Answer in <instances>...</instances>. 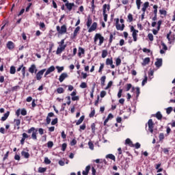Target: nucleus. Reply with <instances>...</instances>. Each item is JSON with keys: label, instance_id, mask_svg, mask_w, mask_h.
<instances>
[{"label": "nucleus", "instance_id": "1", "mask_svg": "<svg viewBox=\"0 0 175 175\" xmlns=\"http://www.w3.org/2000/svg\"><path fill=\"white\" fill-rule=\"evenodd\" d=\"M56 29L60 35H64V33H66V25H64L61 27L59 26L56 27Z\"/></svg>", "mask_w": 175, "mask_h": 175}, {"label": "nucleus", "instance_id": "2", "mask_svg": "<svg viewBox=\"0 0 175 175\" xmlns=\"http://www.w3.org/2000/svg\"><path fill=\"white\" fill-rule=\"evenodd\" d=\"M98 39L100 40L99 46H101L102 43H103V40H105V38H103V36H102L100 34L96 33L94 37V43H96Z\"/></svg>", "mask_w": 175, "mask_h": 175}, {"label": "nucleus", "instance_id": "3", "mask_svg": "<svg viewBox=\"0 0 175 175\" xmlns=\"http://www.w3.org/2000/svg\"><path fill=\"white\" fill-rule=\"evenodd\" d=\"M148 131L152 133L154 132V122H152V119H150L148 122Z\"/></svg>", "mask_w": 175, "mask_h": 175}, {"label": "nucleus", "instance_id": "4", "mask_svg": "<svg viewBox=\"0 0 175 175\" xmlns=\"http://www.w3.org/2000/svg\"><path fill=\"white\" fill-rule=\"evenodd\" d=\"M46 72V69H42L40 70L37 75H36V79L37 80H40L42 79V76H43V74Z\"/></svg>", "mask_w": 175, "mask_h": 175}, {"label": "nucleus", "instance_id": "5", "mask_svg": "<svg viewBox=\"0 0 175 175\" xmlns=\"http://www.w3.org/2000/svg\"><path fill=\"white\" fill-rule=\"evenodd\" d=\"M107 8V5L105 4L103 7V14L104 16V21H107V14H106V9Z\"/></svg>", "mask_w": 175, "mask_h": 175}, {"label": "nucleus", "instance_id": "6", "mask_svg": "<svg viewBox=\"0 0 175 175\" xmlns=\"http://www.w3.org/2000/svg\"><path fill=\"white\" fill-rule=\"evenodd\" d=\"M54 70H55V67H54V66H51L47 69L46 72H45L44 77H46L48 75H50L51 72H54Z\"/></svg>", "mask_w": 175, "mask_h": 175}, {"label": "nucleus", "instance_id": "7", "mask_svg": "<svg viewBox=\"0 0 175 175\" xmlns=\"http://www.w3.org/2000/svg\"><path fill=\"white\" fill-rule=\"evenodd\" d=\"M65 49H66V45H64V46H60L57 48V51H56V54H61V53H62L64 51V50H65Z\"/></svg>", "mask_w": 175, "mask_h": 175}, {"label": "nucleus", "instance_id": "8", "mask_svg": "<svg viewBox=\"0 0 175 175\" xmlns=\"http://www.w3.org/2000/svg\"><path fill=\"white\" fill-rule=\"evenodd\" d=\"M65 6L67 8L68 10L70 12L73 6H75V3H69V1H67L65 4Z\"/></svg>", "mask_w": 175, "mask_h": 175}, {"label": "nucleus", "instance_id": "9", "mask_svg": "<svg viewBox=\"0 0 175 175\" xmlns=\"http://www.w3.org/2000/svg\"><path fill=\"white\" fill-rule=\"evenodd\" d=\"M106 65H110L111 68H112V69H114V68H116V66L113 64V59L112 58H107L106 59Z\"/></svg>", "mask_w": 175, "mask_h": 175}, {"label": "nucleus", "instance_id": "10", "mask_svg": "<svg viewBox=\"0 0 175 175\" xmlns=\"http://www.w3.org/2000/svg\"><path fill=\"white\" fill-rule=\"evenodd\" d=\"M66 77H68V73H66V72L62 73L59 76V81H60V83H62V81H64V80H65L66 79Z\"/></svg>", "mask_w": 175, "mask_h": 175}, {"label": "nucleus", "instance_id": "11", "mask_svg": "<svg viewBox=\"0 0 175 175\" xmlns=\"http://www.w3.org/2000/svg\"><path fill=\"white\" fill-rule=\"evenodd\" d=\"M97 26L98 24L96 23V22L93 23L92 26L89 28L88 32H92V31H95V29H96Z\"/></svg>", "mask_w": 175, "mask_h": 175}, {"label": "nucleus", "instance_id": "12", "mask_svg": "<svg viewBox=\"0 0 175 175\" xmlns=\"http://www.w3.org/2000/svg\"><path fill=\"white\" fill-rule=\"evenodd\" d=\"M50 117H54V113L50 112L48 113V116L46 117V124L49 125L51 122V118Z\"/></svg>", "mask_w": 175, "mask_h": 175}, {"label": "nucleus", "instance_id": "13", "mask_svg": "<svg viewBox=\"0 0 175 175\" xmlns=\"http://www.w3.org/2000/svg\"><path fill=\"white\" fill-rule=\"evenodd\" d=\"M7 47L9 50H13L14 49V44L12 41H9L7 44Z\"/></svg>", "mask_w": 175, "mask_h": 175}, {"label": "nucleus", "instance_id": "14", "mask_svg": "<svg viewBox=\"0 0 175 175\" xmlns=\"http://www.w3.org/2000/svg\"><path fill=\"white\" fill-rule=\"evenodd\" d=\"M139 32L138 30H135L134 31H133V38L134 42H136L137 40V33Z\"/></svg>", "mask_w": 175, "mask_h": 175}, {"label": "nucleus", "instance_id": "15", "mask_svg": "<svg viewBox=\"0 0 175 175\" xmlns=\"http://www.w3.org/2000/svg\"><path fill=\"white\" fill-rule=\"evenodd\" d=\"M155 66L157 68H161V66H162V59H157V62H155Z\"/></svg>", "mask_w": 175, "mask_h": 175}, {"label": "nucleus", "instance_id": "16", "mask_svg": "<svg viewBox=\"0 0 175 175\" xmlns=\"http://www.w3.org/2000/svg\"><path fill=\"white\" fill-rule=\"evenodd\" d=\"M105 158L111 159L112 161H114V162H116V156H114V154H107Z\"/></svg>", "mask_w": 175, "mask_h": 175}, {"label": "nucleus", "instance_id": "17", "mask_svg": "<svg viewBox=\"0 0 175 175\" xmlns=\"http://www.w3.org/2000/svg\"><path fill=\"white\" fill-rule=\"evenodd\" d=\"M124 28H125V25L124 24H122V26L118 23L116 25V29L118 31H124Z\"/></svg>", "mask_w": 175, "mask_h": 175}, {"label": "nucleus", "instance_id": "18", "mask_svg": "<svg viewBox=\"0 0 175 175\" xmlns=\"http://www.w3.org/2000/svg\"><path fill=\"white\" fill-rule=\"evenodd\" d=\"M35 70L36 72V66H35V64H32L31 66V67L29 68V72L30 73H33V72H35Z\"/></svg>", "mask_w": 175, "mask_h": 175}, {"label": "nucleus", "instance_id": "19", "mask_svg": "<svg viewBox=\"0 0 175 175\" xmlns=\"http://www.w3.org/2000/svg\"><path fill=\"white\" fill-rule=\"evenodd\" d=\"M90 169H91V166L88 165L85 167V171H83L82 174H83V175H88V173L90 172Z\"/></svg>", "mask_w": 175, "mask_h": 175}, {"label": "nucleus", "instance_id": "20", "mask_svg": "<svg viewBox=\"0 0 175 175\" xmlns=\"http://www.w3.org/2000/svg\"><path fill=\"white\" fill-rule=\"evenodd\" d=\"M10 114V111H7L4 116L1 118V121H6L8 120V117H9V115Z\"/></svg>", "mask_w": 175, "mask_h": 175}, {"label": "nucleus", "instance_id": "21", "mask_svg": "<svg viewBox=\"0 0 175 175\" xmlns=\"http://www.w3.org/2000/svg\"><path fill=\"white\" fill-rule=\"evenodd\" d=\"M148 6H150V3L145 2L144 3L143 8H142V12H146V10H147V8H148Z\"/></svg>", "mask_w": 175, "mask_h": 175}, {"label": "nucleus", "instance_id": "22", "mask_svg": "<svg viewBox=\"0 0 175 175\" xmlns=\"http://www.w3.org/2000/svg\"><path fill=\"white\" fill-rule=\"evenodd\" d=\"M91 24H92V19L89 17L88 18V21L86 23L88 28H90V27H91Z\"/></svg>", "mask_w": 175, "mask_h": 175}, {"label": "nucleus", "instance_id": "23", "mask_svg": "<svg viewBox=\"0 0 175 175\" xmlns=\"http://www.w3.org/2000/svg\"><path fill=\"white\" fill-rule=\"evenodd\" d=\"M150 62V57H146L144 59V62L142 63L143 66H145V65H147Z\"/></svg>", "mask_w": 175, "mask_h": 175}, {"label": "nucleus", "instance_id": "24", "mask_svg": "<svg viewBox=\"0 0 175 175\" xmlns=\"http://www.w3.org/2000/svg\"><path fill=\"white\" fill-rule=\"evenodd\" d=\"M21 155H23L24 158H29V153H28V152L22 151Z\"/></svg>", "mask_w": 175, "mask_h": 175}, {"label": "nucleus", "instance_id": "25", "mask_svg": "<svg viewBox=\"0 0 175 175\" xmlns=\"http://www.w3.org/2000/svg\"><path fill=\"white\" fill-rule=\"evenodd\" d=\"M84 53H85L84 49H83L81 47H79V53H78L79 57H81V54H84Z\"/></svg>", "mask_w": 175, "mask_h": 175}, {"label": "nucleus", "instance_id": "26", "mask_svg": "<svg viewBox=\"0 0 175 175\" xmlns=\"http://www.w3.org/2000/svg\"><path fill=\"white\" fill-rule=\"evenodd\" d=\"M96 85V84H95V83H93V86L92 88V92L90 93V96L91 98H94V92L95 91V86Z\"/></svg>", "mask_w": 175, "mask_h": 175}, {"label": "nucleus", "instance_id": "27", "mask_svg": "<svg viewBox=\"0 0 175 175\" xmlns=\"http://www.w3.org/2000/svg\"><path fill=\"white\" fill-rule=\"evenodd\" d=\"M83 121H84V116L80 117L79 120L77 122L76 125H80Z\"/></svg>", "mask_w": 175, "mask_h": 175}, {"label": "nucleus", "instance_id": "28", "mask_svg": "<svg viewBox=\"0 0 175 175\" xmlns=\"http://www.w3.org/2000/svg\"><path fill=\"white\" fill-rule=\"evenodd\" d=\"M10 73L11 75H14V73H16V67H14V66H12L10 67Z\"/></svg>", "mask_w": 175, "mask_h": 175}, {"label": "nucleus", "instance_id": "29", "mask_svg": "<svg viewBox=\"0 0 175 175\" xmlns=\"http://www.w3.org/2000/svg\"><path fill=\"white\" fill-rule=\"evenodd\" d=\"M79 31H80V27H76L75 30L74 31V33H73V36L74 38H76V36H77V32H79Z\"/></svg>", "mask_w": 175, "mask_h": 175}, {"label": "nucleus", "instance_id": "30", "mask_svg": "<svg viewBox=\"0 0 175 175\" xmlns=\"http://www.w3.org/2000/svg\"><path fill=\"white\" fill-rule=\"evenodd\" d=\"M36 132H38V131H33L32 133L31 137L33 140H36L38 139V137H36V135H38V133Z\"/></svg>", "mask_w": 175, "mask_h": 175}, {"label": "nucleus", "instance_id": "31", "mask_svg": "<svg viewBox=\"0 0 175 175\" xmlns=\"http://www.w3.org/2000/svg\"><path fill=\"white\" fill-rule=\"evenodd\" d=\"M156 118H157V120H162V113H161V112L158 111L156 113Z\"/></svg>", "mask_w": 175, "mask_h": 175}, {"label": "nucleus", "instance_id": "32", "mask_svg": "<svg viewBox=\"0 0 175 175\" xmlns=\"http://www.w3.org/2000/svg\"><path fill=\"white\" fill-rule=\"evenodd\" d=\"M126 144H129L131 147H133V144L132 143V141L129 138H127L126 139Z\"/></svg>", "mask_w": 175, "mask_h": 175}, {"label": "nucleus", "instance_id": "33", "mask_svg": "<svg viewBox=\"0 0 175 175\" xmlns=\"http://www.w3.org/2000/svg\"><path fill=\"white\" fill-rule=\"evenodd\" d=\"M101 85H105V81H106V76H103L100 78Z\"/></svg>", "mask_w": 175, "mask_h": 175}, {"label": "nucleus", "instance_id": "34", "mask_svg": "<svg viewBox=\"0 0 175 175\" xmlns=\"http://www.w3.org/2000/svg\"><path fill=\"white\" fill-rule=\"evenodd\" d=\"M128 20L129 23H132L133 21V16L131 14L128 15Z\"/></svg>", "mask_w": 175, "mask_h": 175}, {"label": "nucleus", "instance_id": "35", "mask_svg": "<svg viewBox=\"0 0 175 175\" xmlns=\"http://www.w3.org/2000/svg\"><path fill=\"white\" fill-rule=\"evenodd\" d=\"M173 111V108L172 107H170L166 109V113L167 114H170Z\"/></svg>", "mask_w": 175, "mask_h": 175}, {"label": "nucleus", "instance_id": "36", "mask_svg": "<svg viewBox=\"0 0 175 175\" xmlns=\"http://www.w3.org/2000/svg\"><path fill=\"white\" fill-rule=\"evenodd\" d=\"M14 122L16 126H20V124H21V121L20 120V119L14 120Z\"/></svg>", "mask_w": 175, "mask_h": 175}, {"label": "nucleus", "instance_id": "37", "mask_svg": "<svg viewBox=\"0 0 175 175\" xmlns=\"http://www.w3.org/2000/svg\"><path fill=\"white\" fill-rule=\"evenodd\" d=\"M57 94H64V88H59L57 89Z\"/></svg>", "mask_w": 175, "mask_h": 175}, {"label": "nucleus", "instance_id": "38", "mask_svg": "<svg viewBox=\"0 0 175 175\" xmlns=\"http://www.w3.org/2000/svg\"><path fill=\"white\" fill-rule=\"evenodd\" d=\"M107 57V51H103L102 52V57L103 58H106Z\"/></svg>", "mask_w": 175, "mask_h": 175}, {"label": "nucleus", "instance_id": "39", "mask_svg": "<svg viewBox=\"0 0 175 175\" xmlns=\"http://www.w3.org/2000/svg\"><path fill=\"white\" fill-rule=\"evenodd\" d=\"M53 146H54V144L53 143V142H51V141L48 142L47 147L49 148H51L53 147Z\"/></svg>", "mask_w": 175, "mask_h": 175}, {"label": "nucleus", "instance_id": "40", "mask_svg": "<svg viewBox=\"0 0 175 175\" xmlns=\"http://www.w3.org/2000/svg\"><path fill=\"white\" fill-rule=\"evenodd\" d=\"M21 114L22 116H27V109H25V108L22 109Z\"/></svg>", "mask_w": 175, "mask_h": 175}, {"label": "nucleus", "instance_id": "41", "mask_svg": "<svg viewBox=\"0 0 175 175\" xmlns=\"http://www.w3.org/2000/svg\"><path fill=\"white\" fill-rule=\"evenodd\" d=\"M116 66H120V65H121V59L117 58L116 60Z\"/></svg>", "mask_w": 175, "mask_h": 175}, {"label": "nucleus", "instance_id": "42", "mask_svg": "<svg viewBox=\"0 0 175 175\" xmlns=\"http://www.w3.org/2000/svg\"><path fill=\"white\" fill-rule=\"evenodd\" d=\"M44 163H45L46 165H50V163H51V161H50V159H49V158L45 157V158H44Z\"/></svg>", "mask_w": 175, "mask_h": 175}, {"label": "nucleus", "instance_id": "43", "mask_svg": "<svg viewBox=\"0 0 175 175\" xmlns=\"http://www.w3.org/2000/svg\"><path fill=\"white\" fill-rule=\"evenodd\" d=\"M148 37L149 40H150V42H152V40H154V36L152 35V33H149L148 35Z\"/></svg>", "mask_w": 175, "mask_h": 175}, {"label": "nucleus", "instance_id": "44", "mask_svg": "<svg viewBox=\"0 0 175 175\" xmlns=\"http://www.w3.org/2000/svg\"><path fill=\"white\" fill-rule=\"evenodd\" d=\"M153 8L154 9V15L157 16V13H158V5H154L153 6Z\"/></svg>", "mask_w": 175, "mask_h": 175}, {"label": "nucleus", "instance_id": "45", "mask_svg": "<svg viewBox=\"0 0 175 175\" xmlns=\"http://www.w3.org/2000/svg\"><path fill=\"white\" fill-rule=\"evenodd\" d=\"M148 79V78L147 77V75H145L144 79L142 81V85H144L146 84V83H147Z\"/></svg>", "mask_w": 175, "mask_h": 175}, {"label": "nucleus", "instance_id": "46", "mask_svg": "<svg viewBox=\"0 0 175 175\" xmlns=\"http://www.w3.org/2000/svg\"><path fill=\"white\" fill-rule=\"evenodd\" d=\"M46 169L44 167H39L38 172L39 173H44L46 172Z\"/></svg>", "mask_w": 175, "mask_h": 175}, {"label": "nucleus", "instance_id": "47", "mask_svg": "<svg viewBox=\"0 0 175 175\" xmlns=\"http://www.w3.org/2000/svg\"><path fill=\"white\" fill-rule=\"evenodd\" d=\"M111 85H113V81H111L109 82V83L107 84V86L105 88V90H109V88H110Z\"/></svg>", "mask_w": 175, "mask_h": 175}, {"label": "nucleus", "instance_id": "48", "mask_svg": "<svg viewBox=\"0 0 175 175\" xmlns=\"http://www.w3.org/2000/svg\"><path fill=\"white\" fill-rule=\"evenodd\" d=\"M103 68H105V64H100L98 72L99 73H102V70H103Z\"/></svg>", "mask_w": 175, "mask_h": 175}, {"label": "nucleus", "instance_id": "49", "mask_svg": "<svg viewBox=\"0 0 175 175\" xmlns=\"http://www.w3.org/2000/svg\"><path fill=\"white\" fill-rule=\"evenodd\" d=\"M88 146H89V148H90V150H94V144H92V142H89Z\"/></svg>", "mask_w": 175, "mask_h": 175}, {"label": "nucleus", "instance_id": "50", "mask_svg": "<svg viewBox=\"0 0 175 175\" xmlns=\"http://www.w3.org/2000/svg\"><path fill=\"white\" fill-rule=\"evenodd\" d=\"M121 96H122V89H120L118 93V98H120Z\"/></svg>", "mask_w": 175, "mask_h": 175}, {"label": "nucleus", "instance_id": "51", "mask_svg": "<svg viewBox=\"0 0 175 175\" xmlns=\"http://www.w3.org/2000/svg\"><path fill=\"white\" fill-rule=\"evenodd\" d=\"M100 98H105L106 96V91H102L100 94Z\"/></svg>", "mask_w": 175, "mask_h": 175}, {"label": "nucleus", "instance_id": "52", "mask_svg": "<svg viewBox=\"0 0 175 175\" xmlns=\"http://www.w3.org/2000/svg\"><path fill=\"white\" fill-rule=\"evenodd\" d=\"M58 122V118H55L51 122V125H55Z\"/></svg>", "mask_w": 175, "mask_h": 175}, {"label": "nucleus", "instance_id": "53", "mask_svg": "<svg viewBox=\"0 0 175 175\" xmlns=\"http://www.w3.org/2000/svg\"><path fill=\"white\" fill-rule=\"evenodd\" d=\"M81 88H87V83L85 82H83L81 85H80Z\"/></svg>", "mask_w": 175, "mask_h": 175}, {"label": "nucleus", "instance_id": "54", "mask_svg": "<svg viewBox=\"0 0 175 175\" xmlns=\"http://www.w3.org/2000/svg\"><path fill=\"white\" fill-rule=\"evenodd\" d=\"M18 88H20V86H18V85L14 86L11 88V91H17V90H18Z\"/></svg>", "mask_w": 175, "mask_h": 175}, {"label": "nucleus", "instance_id": "55", "mask_svg": "<svg viewBox=\"0 0 175 175\" xmlns=\"http://www.w3.org/2000/svg\"><path fill=\"white\" fill-rule=\"evenodd\" d=\"M157 24H158L157 29L158 31H159L161 29V25H162V21H159Z\"/></svg>", "mask_w": 175, "mask_h": 175}, {"label": "nucleus", "instance_id": "56", "mask_svg": "<svg viewBox=\"0 0 175 175\" xmlns=\"http://www.w3.org/2000/svg\"><path fill=\"white\" fill-rule=\"evenodd\" d=\"M56 68L57 69L58 73H61V71L64 70V67L57 66Z\"/></svg>", "mask_w": 175, "mask_h": 175}, {"label": "nucleus", "instance_id": "57", "mask_svg": "<svg viewBox=\"0 0 175 175\" xmlns=\"http://www.w3.org/2000/svg\"><path fill=\"white\" fill-rule=\"evenodd\" d=\"M159 138V140H163V139H165V135H163V133H160Z\"/></svg>", "mask_w": 175, "mask_h": 175}, {"label": "nucleus", "instance_id": "58", "mask_svg": "<svg viewBox=\"0 0 175 175\" xmlns=\"http://www.w3.org/2000/svg\"><path fill=\"white\" fill-rule=\"evenodd\" d=\"M33 132H35V127H31L30 129H29L27 133H32Z\"/></svg>", "mask_w": 175, "mask_h": 175}, {"label": "nucleus", "instance_id": "59", "mask_svg": "<svg viewBox=\"0 0 175 175\" xmlns=\"http://www.w3.org/2000/svg\"><path fill=\"white\" fill-rule=\"evenodd\" d=\"M91 128H92V132L93 133H95V124H94V123H93V124H92Z\"/></svg>", "mask_w": 175, "mask_h": 175}, {"label": "nucleus", "instance_id": "60", "mask_svg": "<svg viewBox=\"0 0 175 175\" xmlns=\"http://www.w3.org/2000/svg\"><path fill=\"white\" fill-rule=\"evenodd\" d=\"M160 14H163L164 16H166V10H160Z\"/></svg>", "mask_w": 175, "mask_h": 175}, {"label": "nucleus", "instance_id": "61", "mask_svg": "<svg viewBox=\"0 0 175 175\" xmlns=\"http://www.w3.org/2000/svg\"><path fill=\"white\" fill-rule=\"evenodd\" d=\"M22 75L23 77H25V67L22 68Z\"/></svg>", "mask_w": 175, "mask_h": 175}, {"label": "nucleus", "instance_id": "62", "mask_svg": "<svg viewBox=\"0 0 175 175\" xmlns=\"http://www.w3.org/2000/svg\"><path fill=\"white\" fill-rule=\"evenodd\" d=\"M77 143L76 139H72V142H70L71 146H75V144Z\"/></svg>", "mask_w": 175, "mask_h": 175}, {"label": "nucleus", "instance_id": "63", "mask_svg": "<svg viewBox=\"0 0 175 175\" xmlns=\"http://www.w3.org/2000/svg\"><path fill=\"white\" fill-rule=\"evenodd\" d=\"M95 116V110H93L91 111V113H90V117L92 118Z\"/></svg>", "mask_w": 175, "mask_h": 175}, {"label": "nucleus", "instance_id": "64", "mask_svg": "<svg viewBox=\"0 0 175 175\" xmlns=\"http://www.w3.org/2000/svg\"><path fill=\"white\" fill-rule=\"evenodd\" d=\"M72 100H79V96H74L72 97Z\"/></svg>", "mask_w": 175, "mask_h": 175}]
</instances>
